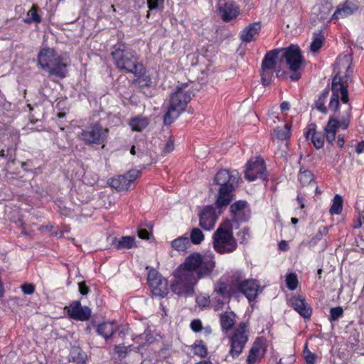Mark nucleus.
<instances>
[{"label": "nucleus", "instance_id": "f257e3e1", "mask_svg": "<svg viewBox=\"0 0 364 364\" xmlns=\"http://www.w3.org/2000/svg\"><path fill=\"white\" fill-rule=\"evenodd\" d=\"M215 267L213 255L193 252L172 273L171 291L178 296L191 297L198 281L210 277Z\"/></svg>", "mask_w": 364, "mask_h": 364}, {"label": "nucleus", "instance_id": "f03ea898", "mask_svg": "<svg viewBox=\"0 0 364 364\" xmlns=\"http://www.w3.org/2000/svg\"><path fill=\"white\" fill-rule=\"evenodd\" d=\"M111 58L114 65L121 72L139 74L143 70L140 57L132 48L124 44H116L112 48Z\"/></svg>", "mask_w": 364, "mask_h": 364}, {"label": "nucleus", "instance_id": "7ed1b4c3", "mask_svg": "<svg viewBox=\"0 0 364 364\" xmlns=\"http://www.w3.org/2000/svg\"><path fill=\"white\" fill-rule=\"evenodd\" d=\"M37 60L38 65L49 75L59 78L67 76L68 63L66 58L58 54L54 48L48 47L41 48Z\"/></svg>", "mask_w": 364, "mask_h": 364}, {"label": "nucleus", "instance_id": "20e7f679", "mask_svg": "<svg viewBox=\"0 0 364 364\" xmlns=\"http://www.w3.org/2000/svg\"><path fill=\"white\" fill-rule=\"evenodd\" d=\"M239 178V173L236 170L229 171L227 169H222L216 173L215 183L220 186L216 200L218 208L227 206L231 202L235 186Z\"/></svg>", "mask_w": 364, "mask_h": 364}, {"label": "nucleus", "instance_id": "39448f33", "mask_svg": "<svg viewBox=\"0 0 364 364\" xmlns=\"http://www.w3.org/2000/svg\"><path fill=\"white\" fill-rule=\"evenodd\" d=\"M187 84L177 86L174 92L171 95L169 100V106L167 112L164 117L165 124H171L183 112L187 104L191 100L190 89Z\"/></svg>", "mask_w": 364, "mask_h": 364}, {"label": "nucleus", "instance_id": "423d86ee", "mask_svg": "<svg viewBox=\"0 0 364 364\" xmlns=\"http://www.w3.org/2000/svg\"><path fill=\"white\" fill-rule=\"evenodd\" d=\"M232 230L233 227L230 220H225L220 224L213 235V245L217 252L228 254L236 250L237 244Z\"/></svg>", "mask_w": 364, "mask_h": 364}, {"label": "nucleus", "instance_id": "0eeeda50", "mask_svg": "<svg viewBox=\"0 0 364 364\" xmlns=\"http://www.w3.org/2000/svg\"><path fill=\"white\" fill-rule=\"evenodd\" d=\"M230 283L234 290L242 293L249 301L256 298L259 284L255 280L247 279L241 272H235L231 275Z\"/></svg>", "mask_w": 364, "mask_h": 364}, {"label": "nucleus", "instance_id": "6e6552de", "mask_svg": "<svg viewBox=\"0 0 364 364\" xmlns=\"http://www.w3.org/2000/svg\"><path fill=\"white\" fill-rule=\"evenodd\" d=\"M283 58L292 74L290 79L296 81L301 77V74L298 72L300 69L303 59L301 50L296 45H291L283 50Z\"/></svg>", "mask_w": 364, "mask_h": 364}, {"label": "nucleus", "instance_id": "1a4fd4ad", "mask_svg": "<svg viewBox=\"0 0 364 364\" xmlns=\"http://www.w3.org/2000/svg\"><path fill=\"white\" fill-rule=\"evenodd\" d=\"M229 339L230 345V355L232 358L238 357L248 341V330L246 323H240Z\"/></svg>", "mask_w": 364, "mask_h": 364}, {"label": "nucleus", "instance_id": "9d476101", "mask_svg": "<svg viewBox=\"0 0 364 364\" xmlns=\"http://www.w3.org/2000/svg\"><path fill=\"white\" fill-rule=\"evenodd\" d=\"M332 95L328 105L331 109L336 111L338 109L339 106V99L343 103L348 102V90L341 82V77L336 75L332 81Z\"/></svg>", "mask_w": 364, "mask_h": 364}, {"label": "nucleus", "instance_id": "9b49d317", "mask_svg": "<svg viewBox=\"0 0 364 364\" xmlns=\"http://www.w3.org/2000/svg\"><path fill=\"white\" fill-rule=\"evenodd\" d=\"M278 53L277 50H270L265 54L262 60L261 65V80L264 86L269 85L272 81Z\"/></svg>", "mask_w": 364, "mask_h": 364}, {"label": "nucleus", "instance_id": "f8f14e48", "mask_svg": "<svg viewBox=\"0 0 364 364\" xmlns=\"http://www.w3.org/2000/svg\"><path fill=\"white\" fill-rule=\"evenodd\" d=\"M107 133V129H103L101 126L95 124L83 129L79 136L86 144H102L105 142Z\"/></svg>", "mask_w": 364, "mask_h": 364}, {"label": "nucleus", "instance_id": "ddd939ff", "mask_svg": "<svg viewBox=\"0 0 364 364\" xmlns=\"http://www.w3.org/2000/svg\"><path fill=\"white\" fill-rule=\"evenodd\" d=\"M266 167L264 160L257 157L250 159L246 166L245 177L249 181H253L257 178H265Z\"/></svg>", "mask_w": 364, "mask_h": 364}, {"label": "nucleus", "instance_id": "4468645a", "mask_svg": "<svg viewBox=\"0 0 364 364\" xmlns=\"http://www.w3.org/2000/svg\"><path fill=\"white\" fill-rule=\"evenodd\" d=\"M91 313V309L88 306H82L80 301L72 302L68 309V314L70 318L80 321L89 320Z\"/></svg>", "mask_w": 364, "mask_h": 364}, {"label": "nucleus", "instance_id": "2eb2a0df", "mask_svg": "<svg viewBox=\"0 0 364 364\" xmlns=\"http://www.w3.org/2000/svg\"><path fill=\"white\" fill-rule=\"evenodd\" d=\"M215 208L211 205L203 208L199 214V225L205 230H212L216 223Z\"/></svg>", "mask_w": 364, "mask_h": 364}, {"label": "nucleus", "instance_id": "dca6fc26", "mask_svg": "<svg viewBox=\"0 0 364 364\" xmlns=\"http://www.w3.org/2000/svg\"><path fill=\"white\" fill-rule=\"evenodd\" d=\"M218 11L221 18L225 22H229L237 18L240 14V9L234 1H228L218 4Z\"/></svg>", "mask_w": 364, "mask_h": 364}, {"label": "nucleus", "instance_id": "f3484780", "mask_svg": "<svg viewBox=\"0 0 364 364\" xmlns=\"http://www.w3.org/2000/svg\"><path fill=\"white\" fill-rule=\"evenodd\" d=\"M232 219L235 221H246L250 218V210L248 203L245 200H239L230 205Z\"/></svg>", "mask_w": 364, "mask_h": 364}, {"label": "nucleus", "instance_id": "a211bd4d", "mask_svg": "<svg viewBox=\"0 0 364 364\" xmlns=\"http://www.w3.org/2000/svg\"><path fill=\"white\" fill-rule=\"evenodd\" d=\"M262 29L261 22H254L245 27L239 34L242 42L247 43L255 41Z\"/></svg>", "mask_w": 364, "mask_h": 364}, {"label": "nucleus", "instance_id": "6ab92c4d", "mask_svg": "<svg viewBox=\"0 0 364 364\" xmlns=\"http://www.w3.org/2000/svg\"><path fill=\"white\" fill-rule=\"evenodd\" d=\"M358 9V6L353 1H346L339 4L332 16V19H339L346 18L352 15Z\"/></svg>", "mask_w": 364, "mask_h": 364}, {"label": "nucleus", "instance_id": "aec40b11", "mask_svg": "<svg viewBox=\"0 0 364 364\" xmlns=\"http://www.w3.org/2000/svg\"><path fill=\"white\" fill-rule=\"evenodd\" d=\"M119 326L116 321H106L97 326V334L108 341L112 338L114 333L119 330Z\"/></svg>", "mask_w": 364, "mask_h": 364}, {"label": "nucleus", "instance_id": "412c9836", "mask_svg": "<svg viewBox=\"0 0 364 364\" xmlns=\"http://www.w3.org/2000/svg\"><path fill=\"white\" fill-rule=\"evenodd\" d=\"M291 306L296 312L305 318H310L311 315V309L306 302L304 298L301 296H294L289 300Z\"/></svg>", "mask_w": 364, "mask_h": 364}, {"label": "nucleus", "instance_id": "4be33fe9", "mask_svg": "<svg viewBox=\"0 0 364 364\" xmlns=\"http://www.w3.org/2000/svg\"><path fill=\"white\" fill-rule=\"evenodd\" d=\"M153 294L159 296H165L168 293V282L166 279H159L150 285Z\"/></svg>", "mask_w": 364, "mask_h": 364}, {"label": "nucleus", "instance_id": "5701e85b", "mask_svg": "<svg viewBox=\"0 0 364 364\" xmlns=\"http://www.w3.org/2000/svg\"><path fill=\"white\" fill-rule=\"evenodd\" d=\"M171 245L173 250L178 252H186L191 246V242L187 236L183 235L171 241Z\"/></svg>", "mask_w": 364, "mask_h": 364}, {"label": "nucleus", "instance_id": "b1692460", "mask_svg": "<svg viewBox=\"0 0 364 364\" xmlns=\"http://www.w3.org/2000/svg\"><path fill=\"white\" fill-rule=\"evenodd\" d=\"M310 135H311V142L316 149L323 146L325 137L322 133L316 132L314 129H309L305 133V136L308 139Z\"/></svg>", "mask_w": 364, "mask_h": 364}, {"label": "nucleus", "instance_id": "393cba45", "mask_svg": "<svg viewBox=\"0 0 364 364\" xmlns=\"http://www.w3.org/2000/svg\"><path fill=\"white\" fill-rule=\"evenodd\" d=\"M149 123L147 117L137 116L130 119L129 125L132 127V131L141 132L148 126Z\"/></svg>", "mask_w": 364, "mask_h": 364}, {"label": "nucleus", "instance_id": "a878e982", "mask_svg": "<svg viewBox=\"0 0 364 364\" xmlns=\"http://www.w3.org/2000/svg\"><path fill=\"white\" fill-rule=\"evenodd\" d=\"M110 186L119 191H127L130 186L124 175L117 176L116 178H112Z\"/></svg>", "mask_w": 364, "mask_h": 364}, {"label": "nucleus", "instance_id": "bb28decb", "mask_svg": "<svg viewBox=\"0 0 364 364\" xmlns=\"http://www.w3.org/2000/svg\"><path fill=\"white\" fill-rule=\"evenodd\" d=\"M235 314L230 312H225L220 315V325L223 329L230 330L235 324Z\"/></svg>", "mask_w": 364, "mask_h": 364}, {"label": "nucleus", "instance_id": "cd10ccee", "mask_svg": "<svg viewBox=\"0 0 364 364\" xmlns=\"http://www.w3.org/2000/svg\"><path fill=\"white\" fill-rule=\"evenodd\" d=\"M193 354L200 358H205L208 355V348L205 343L200 340L196 341L191 346Z\"/></svg>", "mask_w": 364, "mask_h": 364}, {"label": "nucleus", "instance_id": "c85d7f7f", "mask_svg": "<svg viewBox=\"0 0 364 364\" xmlns=\"http://www.w3.org/2000/svg\"><path fill=\"white\" fill-rule=\"evenodd\" d=\"M70 356L76 364L84 363L87 357L85 353L78 347L72 348Z\"/></svg>", "mask_w": 364, "mask_h": 364}, {"label": "nucleus", "instance_id": "c756f323", "mask_svg": "<svg viewBox=\"0 0 364 364\" xmlns=\"http://www.w3.org/2000/svg\"><path fill=\"white\" fill-rule=\"evenodd\" d=\"M298 180L303 186L315 183L313 173L308 170L302 171L301 169L298 174Z\"/></svg>", "mask_w": 364, "mask_h": 364}, {"label": "nucleus", "instance_id": "7c9ffc66", "mask_svg": "<svg viewBox=\"0 0 364 364\" xmlns=\"http://www.w3.org/2000/svg\"><path fill=\"white\" fill-rule=\"evenodd\" d=\"M134 245V238L131 236H124L114 244L117 250L130 249Z\"/></svg>", "mask_w": 364, "mask_h": 364}, {"label": "nucleus", "instance_id": "2f4dec72", "mask_svg": "<svg viewBox=\"0 0 364 364\" xmlns=\"http://www.w3.org/2000/svg\"><path fill=\"white\" fill-rule=\"evenodd\" d=\"M276 136L279 140H286L290 137L291 126L286 124L283 127H279L274 129Z\"/></svg>", "mask_w": 364, "mask_h": 364}, {"label": "nucleus", "instance_id": "473e14b6", "mask_svg": "<svg viewBox=\"0 0 364 364\" xmlns=\"http://www.w3.org/2000/svg\"><path fill=\"white\" fill-rule=\"evenodd\" d=\"M343 209V198L342 197L336 194L333 199V203L330 208V213L331 215H338L341 213Z\"/></svg>", "mask_w": 364, "mask_h": 364}, {"label": "nucleus", "instance_id": "72a5a7b5", "mask_svg": "<svg viewBox=\"0 0 364 364\" xmlns=\"http://www.w3.org/2000/svg\"><path fill=\"white\" fill-rule=\"evenodd\" d=\"M329 91L326 89L319 95L318 100L316 101V108L322 113H326L327 109L325 106V102L328 96Z\"/></svg>", "mask_w": 364, "mask_h": 364}, {"label": "nucleus", "instance_id": "f704fd0d", "mask_svg": "<svg viewBox=\"0 0 364 364\" xmlns=\"http://www.w3.org/2000/svg\"><path fill=\"white\" fill-rule=\"evenodd\" d=\"M134 75L137 77L136 81L141 87H148L151 84V79L149 75H146V68L144 65L141 73Z\"/></svg>", "mask_w": 364, "mask_h": 364}, {"label": "nucleus", "instance_id": "c9c22d12", "mask_svg": "<svg viewBox=\"0 0 364 364\" xmlns=\"http://www.w3.org/2000/svg\"><path fill=\"white\" fill-rule=\"evenodd\" d=\"M189 240L191 242L199 245L204 240V234L200 229L195 228L191 232Z\"/></svg>", "mask_w": 364, "mask_h": 364}, {"label": "nucleus", "instance_id": "e433bc0d", "mask_svg": "<svg viewBox=\"0 0 364 364\" xmlns=\"http://www.w3.org/2000/svg\"><path fill=\"white\" fill-rule=\"evenodd\" d=\"M26 23H31L35 22L39 23L41 21L40 16L37 14L36 8L33 6L27 13V18L24 20Z\"/></svg>", "mask_w": 364, "mask_h": 364}, {"label": "nucleus", "instance_id": "4c0bfd02", "mask_svg": "<svg viewBox=\"0 0 364 364\" xmlns=\"http://www.w3.org/2000/svg\"><path fill=\"white\" fill-rule=\"evenodd\" d=\"M343 315V309L341 306L333 307L330 309L329 321H336Z\"/></svg>", "mask_w": 364, "mask_h": 364}, {"label": "nucleus", "instance_id": "58836bf2", "mask_svg": "<svg viewBox=\"0 0 364 364\" xmlns=\"http://www.w3.org/2000/svg\"><path fill=\"white\" fill-rule=\"evenodd\" d=\"M287 287L290 290H294L296 289L298 285V279L296 274L289 273L286 277Z\"/></svg>", "mask_w": 364, "mask_h": 364}, {"label": "nucleus", "instance_id": "ea45409f", "mask_svg": "<svg viewBox=\"0 0 364 364\" xmlns=\"http://www.w3.org/2000/svg\"><path fill=\"white\" fill-rule=\"evenodd\" d=\"M303 355L306 362V364H314L316 361V355L311 352L309 349L308 348L307 343L305 344L304 350H303Z\"/></svg>", "mask_w": 364, "mask_h": 364}, {"label": "nucleus", "instance_id": "a19ab883", "mask_svg": "<svg viewBox=\"0 0 364 364\" xmlns=\"http://www.w3.org/2000/svg\"><path fill=\"white\" fill-rule=\"evenodd\" d=\"M322 45L323 37L320 35H318L314 38L313 41L310 46V50L312 52L316 53L321 48Z\"/></svg>", "mask_w": 364, "mask_h": 364}, {"label": "nucleus", "instance_id": "79ce46f5", "mask_svg": "<svg viewBox=\"0 0 364 364\" xmlns=\"http://www.w3.org/2000/svg\"><path fill=\"white\" fill-rule=\"evenodd\" d=\"M141 174V171L139 170L132 169L129 171L124 176L127 181L129 182V186L132 182H134Z\"/></svg>", "mask_w": 364, "mask_h": 364}, {"label": "nucleus", "instance_id": "37998d69", "mask_svg": "<svg viewBox=\"0 0 364 364\" xmlns=\"http://www.w3.org/2000/svg\"><path fill=\"white\" fill-rule=\"evenodd\" d=\"M339 127L338 121L333 119H330L325 127L326 132H335L336 133L337 129Z\"/></svg>", "mask_w": 364, "mask_h": 364}, {"label": "nucleus", "instance_id": "c03bdc74", "mask_svg": "<svg viewBox=\"0 0 364 364\" xmlns=\"http://www.w3.org/2000/svg\"><path fill=\"white\" fill-rule=\"evenodd\" d=\"M250 351L252 354H255L259 358L262 357L264 354V348L261 343L257 341L255 342L252 347L250 349Z\"/></svg>", "mask_w": 364, "mask_h": 364}, {"label": "nucleus", "instance_id": "a18cd8bd", "mask_svg": "<svg viewBox=\"0 0 364 364\" xmlns=\"http://www.w3.org/2000/svg\"><path fill=\"white\" fill-rule=\"evenodd\" d=\"M163 277L160 275L156 270L151 269L148 273V282L149 285L154 284V282H156L159 279H162Z\"/></svg>", "mask_w": 364, "mask_h": 364}, {"label": "nucleus", "instance_id": "49530a36", "mask_svg": "<svg viewBox=\"0 0 364 364\" xmlns=\"http://www.w3.org/2000/svg\"><path fill=\"white\" fill-rule=\"evenodd\" d=\"M21 289L25 294H32L35 291V286L32 284H24L21 285Z\"/></svg>", "mask_w": 364, "mask_h": 364}, {"label": "nucleus", "instance_id": "de8ad7c7", "mask_svg": "<svg viewBox=\"0 0 364 364\" xmlns=\"http://www.w3.org/2000/svg\"><path fill=\"white\" fill-rule=\"evenodd\" d=\"M191 328L194 332H199L202 329V322L199 319H195L191 321Z\"/></svg>", "mask_w": 364, "mask_h": 364}, {"label": "nucleus", "instance_id": "09e8293b", "mask_svg": "<svg viewBox=\"0 0 364 364\" xmlns=\"http://www.w3.org/2000/svg\"><path fill=\"white\" fill-rule=\"evenodd\" d=\"M163 0H147L148 7L150 10L156 9L160 4H163Z\"/></svg>", "mask_w": 364, "mask_h": 364}, {"label": "nucleus", "instance_id": "8fccbe9b", "mask_svg": "<svg viewBox=\"0 0 364 364\" xmlns=\"http://www.w3.org/2000/svg\"><path fill=\"white\" fill-rule=\"evenodd\" d=\"M114 353H117L119 357H125L127 353V348L125 346L119 345L114 347Z\"/></svg>", "mask_w": 364, "mask_h": 364}, {"label": "nucleus", "instance_id": "3c124183", "mask_svg": "<svg viewBox=\"0 0 364 364\" xmlns=\"http://www.w3.org/2000/svg\"><path fill=\"white\" fill-rule=\"evenodd\" d=\"M295 361V358L293 355H290L286 358H282L279 360V364H293Z\"/></svg>", "mask_w": 364, "mask_h": 364}, {"label": "nucleus", "instance_id": "603ef678", "mask_svg": "<svg viewBox=\"0 0 364 364\" xmlns=\"http://www.w3.org/2000/svg\"><path fill=\"white\" fill-rule=\"evenodd\" d=\"M196 303L200 306H206L209 304V300L203 296H199L196 298Z\"/></svg>", "mask_w": 364, "mask_h": 364}, {"label": "nucleus", "instance_id": "864d4df0", "mask_svg": "<svg viewBox=\"0 0 364 364\" xmlns=\"http://www.w3.org/2000/svg\"><path fill=\"white\" fill-rule=\"evenodd\" d=\"M174 149L173 143L171 141H168L163 149V152L166 154L172 151Z\"/></svg>", "mask_w": 364, "mask_h": 364}, {"label": "nucleus", "instance_id": "5fc2aeb1", "mask_svg": "<svg viewBox=\"0 0 364 364\" xmlns=\"http://www.w3.org/2000/svg\"><path fill=\"white\" fill-rule=\"evenodd\" d=\"M138 236L141 239H149L150 232L146 229H141L138 231Z\"/></svg>", "mask_w": 364, "mask_h": 364}, {"label": "nucleus", "instance_id": "6e6d98bb", "mask_svg": "<svg viewBox=\"0 0 364 364\" xmlns=\"http://www.w3.org/2000/svg\"><path fill=\"white\" fill-rule=\"evenodd\" d=\"M322 232L321 230H319L315 236L311 240L310 244L312 245H315L319 240L322 238Z\"/></svg>", "mask_w": 364, "mask_h": 364}, {"label": "nucleus", "instance_id": "4d7b16f0", "mask_svg": "<svg viewBox=\"0 0 364 364\" xmlns=\"http://www.w3.org/2000/svg\"><path fill=\"white\" fill-rule=\"evenodd\" d=\"M336 134L335 132H326V139L330 144H333V143L336 141Z\"/></svg>", "mask_w": 364, "mask_h": 364}, {"label": "nucleus", "instance_id": "13d9d810", "mask_svg": "<svg viewBox=\"0 0 364 364\" xmlns=\"http://www.w3.org/2000/svg\"><path fill=\"white\" fill-rule=\"evenodd\" d=\"M259 357L255 354H252L250 350L247 361L248 364H254Z\"/></svg>", "mask_w": 364, "mask_h": 364}, {"label": "nucleus", "instance_id": "bf43d9fd", "mask_svg": "<svg viewBox=\"0 0 364 364\" xmlns=\"http://www.w3.org/2000/svg\"><path fill=\"white\" fill-rule=\"evenodd\" d=\"M79 291L82 295H87L89 292V288L85 285V283H79Z\"/></svg>", "mask_w": 364, "mask_h": 364}, {"label": "nucleus", "instance_id": "052dcab7", "mask_svg": "<svg viewBox=\"0 0 364 364\" xmlns=\"http://www.w3.org/2000/svg\"><path fill=\"white\" fill-rule=\"evenodd\" d=\"M215 291L220 295H224L226 292V285L221 283L215 288Z\"/></svg>", "mask_w": 364, "mask_h": 364}, {"label": "nucleus", "instance_id": "680f3d73", "mask_svg": "<svg viewBox=\"0 0 364 364\" xmlns=\"http://www.w3.org/2000/svg\"><path fill=\"white\" fill-rule=\"evenodd\" d=\"M296 200L300 206L301 208H304L305 207V205H304V197L303 196V195L300 193V192H298V194H297V197H296Z\"/></svg>", "mask_w": 364, "mask_h": 364}, {"label": "nucleus", "instance_id": "e2e57ef3", "mask_svg": "<svg viewBox=\"0 0 364 364\" xmlns=\"http://www.w3.org/2000/svg\"><path fill=\"white\" fill-rule=\"evenodd\" d=\"M363 150H364V141H362L356 145L355 151L357 152V154H360L363 153Z\"/></svg>", "mask_w": 364, "mask_h": 364}, {"label": "nucleus", "instance_id": "0e129e2a", "mask_svg": "<svg viewBox=\"0 0 364 364\" xmlns=\"http://www.w3.org/2000/svg\"><path fill=\"white\" fill-rule=\"evenodd\" d=\"M336 142L339 147H343L345 143L344 135L339 134Z\"/></svg>", "mask_w": 364, "mask_h": 364}, {"label": "nucleus", "instance_id": "69168bd1", "mask_svg": "<svg viewBox=\"0 0 364 364\" xmlns=\"http://www.w3.org/2000/svg\"><path fill=\"white\" fill-rule=\"evenodd\" d=\"M339 127H341L342 129H346L349 125V120L348 119H344L342 122H338Z\"/></svg>", "mask_w": 364, "mask_h": 364}, {"label": "nucleus", "instance_id": "338daca9", "mask_svg": "<svg viewBox=\"0 0 364 364\" xmlns=\"http://www.w3.org/2000/svg\"><path fill=\"white\" fill-rule=\"evenodd\" d=\"M280 108L282 111H287L290 108L289 103L288 102H283L280 105Z\"/></svg>", "mask_w": 364, "mask_h": 364}, {"label": "nucleus", "instance_id": "774afa93", "mask_svg": "<svg viewBox=\"0 0 364 364\" xmlns=\"http://www.w3.org/2000/svg\"><path fill=\"white\" fill-rule=\"evenodd\" d=\"M279 247L281 250L285 251L288 249V244L286 241L283 240L279 244Z\"/></svg>", "mask_w": 364, "mask_h": 364}]
</instances>
